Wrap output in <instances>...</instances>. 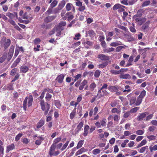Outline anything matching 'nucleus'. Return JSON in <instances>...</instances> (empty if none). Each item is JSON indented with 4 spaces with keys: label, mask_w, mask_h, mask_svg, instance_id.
<instances>
[{
    "label": "nucleus",
    "mask_w": 157,
    "mask_h": 157,
    "mask_svg": "<svg viewBox=\"0 0 157 157\" xmlns=\"http://www.w3.org/2000/svg\"><path fill=\"white\" fill-rule=\"evenodd\" d=\"M28 99V107H30L32 105L33 102V98L32 96L30 95L28 98L27 97H26L23 101V108L24 110L25 111L26 110Z\"/></svg>",
    "instance_id": "obj_1"
},
{
    "label": "nucleus",
    "mask_w": 157,
    "mask_h": 157,
    "mask_svg": "<svg viewBox=\"0 0 157 157\" xmlns=\"http://www.w3.org/2000/svg\"><path fill=\"white\" fill-rule=\"evenodd\" d=\"M40 104L41 109L44 111V114L47 115L50 109V105L47 102H45L44 100L40 101Z\"/></svg>",
    "instance_id": "obj_2"
},
{
    "label": "nucleus",
    "mask_w": 157,
    "mask_h": 157,
    "mask_svg": "<svg viewBox=\"0 0 157 157\" xmlns=\"http://www.w3.org/2000/svg\"><path fill=\"white\" fill-rule=\"evenodd\" d=\"M148 112H146L140 113V115L137 117V119L139 121H141L148 114Z\"/></svg>",
    "instance_id": "obj_3"
},
{
    "label": "nucleus",
    "mask_w": 157,
    "mask_h": 157,
    "mask_svg": "<svg viewBox=\"0 0 157 157\" xmlns=\"http://www.w3.org/2000/svg\"><path fill=\"white\" fill-rule=\"evenodd\" d=\"M125 6L120 4H115L113 7V10H115L117 9H121V10H120L121 11H124V8Z\"/></svg>",
    "instance_id": "obj_4"
},
{
    "label": "nucleus",
    "mask_w": 157,
    "mask_h": 157,
    "mask_svg": "<svg viewBox=\"0 0 157 157\" xmlns=\"http://www.w3.org/2000/svg\"><path fill=\"white\" fill-rule=\"evenodd\" d=\"M66 22L65 21H61L56 27L58 29H60L61 30H63L64 29V27L66 26Z\"/></svg>",
    "instance_id": "obj_5"
},
{
    "label": "nucleus",
    "mask_w": 157,
    "mask_h": 157,
    "mask_svg": "<svg viewBox=\"0 0 157 157\" xmlns=\"http://www.w3.org/2000/svg\"><path fill=\"white\" fill-rule=\"evenodd\" d=\"M61 31L60 29H58L57 28L55 27L54 29V30L50 32V34L52 35L54 34L55 32H56V36H60L61 35Z\"/></svg>",
    "instance_id": "obj_6"
},
{
    "label": "nucleus",
    "mask_w": 157,
    "mask_h": 157,
    "mask_svg": "<svg viewBox=\"0 0 157 157\" xmlns=\"http://www.w3.org/2000/svg\"><path fill=\"white\" fill-rule=\"evenodd\" d=\"M98 58L102 60H108L109 59V56L104 54H99L98 56Z\"/></svg>",
    "instance_id": "obj_7"
},
{
    "label": "nucleus",
    "mask_w": 157,
    "mask_h": 157,
    "mask_svg": "<svg viewBox=\"0 0 157 157\" xmlns=\"http://www.w3.org/2000/svg\"><path fill=\"white\" fill-rule=\"evenodd\" d=\"M65 77V75L63 74H61L58 75L56 78V80H57L59 83H62Z\"/></svg>",
    "instance_id": "obj_8"
},
{
    "label": "nucleus",
    "mask_w": 157,
    "mask_h": 157,
    "mask_svg": "<svg viewBox=\"0 0 157 157\" xmlns=\"http://www.w3.org/2000/svg\"><path fill=\"white\" fill-rule=\"evenodd\" d=\"M135 21L138 22V24L140 25H141L144 22L146 21V19L145 18H140L136 17L134 18Z\"/></svg>",
    "instance_id": "obj_9"
},
{
    "label": "nucleus",
    "mask_w": 157,
    "mask_h": 157,
    "mask_svg": "<svg viewBox=\"0 0 157 157\" xmlns=\"http://www.w3.org/2000/svg\"><path fill=\"white\" fill-rule=\"evenodd\" d=\"M83 125V122H80L78 125L77 126V128L75 129V131L76 133H78L81 130L82 128Z\"/></svg>",
    "instance_id": "obj_10"
},
{
    "label": "nucleus",
    "mask_w": 157,
    "mask_h": 157,
    "mask_svg": "<svg viewBox=\"0 0 157 157\" xmlns=\"http://www.w3.org/2000/svg\"><path fill=\"white\" fill-rule=\"evenodd\" d=\"M56 16H49L46 17L44 19V21L46 22H49L54 19L56 17Z\"/></svg>",
    "instance_id": "obj_11"
},
{
    "label": "nucleus",
    "mask_w": 157,
    "mask_h": 157,
    "mask_svg": "<svg viewBox=\"0 0 157 157\" xmlns=\"http://www.w3.org/2000/svg\"><path fill=\"white\" fill-rule=\"evenodd\" d=\"M119 77L121 78L128 79H130L131 78L130 75L128 74H121L119 76Z\"/></svg>",
    "instance_id": "obj_12"
},
{
    "label": "nucleus",
    "mask_w": 157,
    "mask_h": 157,
    "mask_svg": "<svg viewBox=\"0 0 157 157\" xmlns=\"http://www.w3.org/2000/svg\"><path fill=\"white\" fill-rule=\"evenodd\" d=\"M29 69V68L27 66H22L20 67V71L21 72L25 73L28 71Z\"/></svg>",
    "instance_id": "obj_13"
},
{
    "label": "nucleus",
    "mask_w": 157,
    "mask_h": 157,
    "mask_svg": "<svg viewBox=\"0 0 157 157\" xmlns=\"http://www.w3.org/2000/svg\"><path fill=\"white\" fill-rule=\"evenodd\" d=\"M87 81L86 80H84L80 84L79 87V89L80 90H82L83 89L84 87L87 84Z\"/></svg>",
    "instance_id": "obj_14"
},
{
    "label": "nucleus",
    "mask_w": 157,
    "mask_h": 157,
    "mask_svg": "<svg viewBox=\"0 0 157 157\" xmlns=\"http://www.w3.org/2000/svg\"><path fill=\"white\" fill-rule=\"evenodd\" d=\"M3 142L0 140V157H2L4 154V147L2 146Z\"/></svg>",
    "instance_id": "obj_15"
},
{
    "label": "nucleus",
    "mask_w": 157,
    "mask_h": 157,
    "mask_svg": "<svg viewBox=\"0 0 157 157\" xmlns=\"http://www.w3.org/2000/svg\"><path fill=\"white\" fill-rule=\"evenodd\" d=\"M89 128V126L88 125H85L84 129V133L83 134L84 136H87Z\"/></svg>",
    "instance_id": "obj_16"
},
{
    "label": "nucleus",
    "mask_w": 157,
    "mask_h": 157,
    "mask_svg": "<svg viewBox=\"0 0 157 157\" xmlns=\"http://www.w3.org/2000/svg\"><path fill=\"white\" fill-rule=\"evenodd\" d=\"M38 139L35 141V144L37 145H40L43 140H44V139L43 137L41 136H39L37 137Z\"/></svg>",
    "instance_id": "obj_17"
},
{
    "label": "nucleus",
    "mask_w": 157,
    "mask_h": 157,
    "mask_svg": "<svg viewBox=\"0 0 157 157\" xmlns=\"http://www.w3.org/2000/svg\"><path fill=\"white\" fill-rule=\"evenodd\" d=\"M107 86L108 85L106 84H104L100 89L98 90V95H100V97L103 95L101 94V90L104 89H106Z\"/></svg>",
    "instance_id": "obj_18"
},
{
    "label": "nucleus",
    "mask_w": 157,
    "mask_h": 157,
    "mask_svg": "<svg viewBox=\"0 0 157 157\" xmlns=\"http://www.w3.org/2000/svg\"><path fill=\"white\" fill-rule=\"evenodd\" d=\"M122 43L119 41H117L116 42H112L110 44V46L112 47H116L118 45H122Z\"/></svg>",
    "instance_id": "obj_19"
},
{
    "label": "nucleus",
    "mask_w": 157,
    "mask_h": 157,
    "mask_svg": "<svg viewBox=\"0 0 157 157\" xmlns=\"http://www.w3.org/2000/svg\"><path fill=\"white\" fill-rule=\"evenodd\" d=\"M87 150L85 149L84 147H82L78 150L76 153V155H77L82 154L84 152H86L87 151Z\"/></svg>",
    "instance_id": "obj_20"
},
{
    "label": "nucleus",
    "mask_w": 157,
    "mask_h": 157,
    "mask_svg": "<svg viewBox=\"0 0 157 157\" xmlns=\"http://www.w3.org/2000/svg\"><path fill=\"white\" fill-rule=\"evenodd\" d=\"M56 149V145L54 144H52L51 145L49 151V154L50 156H52V152L55 150Z\"/></svg>",
    "instance_id": "obj_21"
},
{
    "label": "nucleus",
    "mask_w": 157,
    "mask_h": 157,
    "mask_svg": "<svg viewBox=\"0 0 157 157\" xmlns=\"http://www.w3.org/2000/svg\"><path fill=\"white\" fill-rule=\"evenodd\" d=\"M108 89L112 92H115L117 91V86H110L108 87Z\"/></svg>",
    "instance_id": "obj_22"
},
{
    "label": "nucleus",
    "mask_w": 157,
    "mask_h": 157,
    "mask_svg": "<svg viewBox=\"0 0 157 157\" xmlns=\"http://www.w3.org/2000/svg\"><path fill=\"white\" fill-rule=\"evenodd\" d=\"M72 7L73 8V11H74L75 10V8L71 3H68L67 4L66 6V8L67 11H69L71 9Z\"/></svg>",
    "instance_id": "obj_23"
},
{
    "label": "nucleus",
    "mask_w": 157,
    "mask_h": 157,
    "mask_svg": "<svg viewBox=\"0 0 157 157\" xmlns=\"http://www.w3.org/2000/svg\"><path fill=\"white\" fill-rule=\"evenodd\" d=\"M44 124V121L43 120L41 119L39 121L37 124V128H38L41 127Z\"/></svg>",
    "instance_id": "obj_24"
},
{
    "label": "nucleus",
    "mask_w": 157,
    "mask_h": 157,
    "mask_svg": "<svg viewBox=\"0 0 157 157\" xmlns=\"http://www.w3.org/2000/svg\"><path fill=\"white\" fill-rule=\"evenodd\" d=\"M96 87V84L94 83V82H93L91 83L90 85L89 90L91 91H93Z\"/></svg>",
    "instance_id": "obj_25"
},
{
    "label": "nucleus",
    "mask_w": 157,
    "mask_h": 157,
    "mask_svg": "<svg viewBox=\"0 0 157 157\" xmlns=\"http://www.w3.org/2000/svg\"><path fill=\"white\" fill-rule=\"evenodd\" d=\"M65 4V2L64 1H61L59 4L58 6V8L59 10H61L62 9L63 7L64 6Z\"/></svg>",
    "instance_id": "obj_26"
},
{
    "label": "nucleus",
    "mask_w": 157,
    "mask_h": 157,
    "mask_svg": "<svg viewBox=\"0 0 157 157\" xmlns=\"http://www.w3.org/2000/svg\"><path fill=\"white\" fill-rule=\"evenodd\" d=\"M149 24V22H147L145 24H144L142 27V29L144 31L148 30V29Z\"/></svg>",
    "instance_id": "obj_27"
},
{
    "label": "nucleus",
    "mask_w": 157,
    "mask_h": 157,
    "mask_svg": "<svg viewBox=\"0 0 157 157\" xmlns=\"http://www.w3.org/2000/svg\"><path fill=\"white\" fill-rule=\"evenodd\" d=\"M14 147L15 146L13 144H11L9 145L7 147L6 152L7 153L9 152L10 151L14 149Z\"/></svg>",
    "instance_id": "obj_28"
},
{
    "label": "nucleus",
    "mask_w": 157,
    "mask_h": 157,
    "mask_svg": "<svg viewBox=\"0 0 157 157\" xmlns=\"http://www.w3.org/2000/svg\"><path fill=\"white\" fill-rule=\"evenodd\" d=\"M66 16H67V20L69 21L72 20L74 17L72 13L70 12L66 13Z\"/></svg>",
    "instance_id": "obj_29"
},
{
    "label": "nucleus",
    "mask_w": 157,
    "mask_h": 157,
    "mask_svg": "<svg viewBox=\"0 0 157 157\" xmlns=\"http://www.w3.org/2000/svg\"><path fill=\"white\" fill-rule=\"evenodd\" d=\"M102 94H103L100 97L99 95H98V94L97 96L99 98H100L102 97L104 95H107L108 94V93L105 90H101V93Z\"/></svg>",
    "instance_id": "obj_30"
},
{
    "label": "nucleus",
    "mask_w": 157,
    "mask_h": 157,
    "mask_svg": "<svg viewBox=\"0 0 157 157\" xmlns=\"http://www.w3.org/2000/svg\"><path fill=\"white\" fill-rule=\"evenodd\" d=\"M142 98H141L138 97H137V100L136 101V102H135V105L136 106H138L140 105V104L141 103L142 100Z\"/></svg>",
    "instance_id": "obj_31"
},
{
    "label": "nucleus",
    "mask_w": 157,
    "mask_h": 157,
    "mask_svg": "<svg viewBox=\"0 0 157 157\" xmlns=\"http://www.w3.org/2000/svg\"><path fill=\"white\" fill-rule=\"evenodd\" d=\"M125 90H123V92H127V93L130 92L131 90L130 89V87L129 85H126L125 86Z\"/></svg>",
    "instance_id": "obj_32"
},
{
    "label": "nucleus",
    "mask_w": 157,
    "mask_h": 157,
    "mask_svg": "<svg viewBox=\"0 0 157 157\" xmlns=\"http://www.w3.org/2000/svg\"><path fill=\"white\" fill-rule=\"evenodd\" d=\"M136 97H132L130 99V105H132L136 102Z\"/></svg>",
    "instance_id": "obj_33"
},
{
    "label": "nucleus",
    "mask_w": 157,
    "mask_h": 157,
    "mask_svg": "<svg viewBox=\"0 0 157 157\" xmlns=\"http://www.w3.org/2000/svg\"><path fill=\"white\" fill-rule=\"evenodd\" d=\"M150 151L152 152L153 151H155L157 150V145H155L154 146L151 145L149 147Z\"/></svg>",
    "instance_id": "obj_34"
},
{
    "label": "nucleus",
    "mask_w": 157,
    "mask_h": 157,
    "mask_svg": "<svg viewBox=\"0 0 157 157\" xmlns=\"http://www.w3.org/2000/svg\"><path fill=\"white\" fill-rule=\"evenodd\" d=\"M58 3V1L56 0H54L50 4V7L53 8L55 7Z\"/></svg>",
    "instance_id": "obj_35"
},
{
    "label": "nucleus",
    "mask_w": 157,
    "mask_h": 157,
    "mask_svg": "<svg viewBox=\"0 0 157 157\" xmlns=\"http://www.w3.org/2000/svg\"><path fill=\"white\" fill-rule=\"evenodd\" d=\"M11 43V41L10 39H8L5 42L4 44V47L5 48H7L10 45Z\"/></svg>",
    "instance_id": "obj_36"
},
{
    "label": "nucleus",
    "mask_w": 157,
    "mask_h": 157,
    "mask_svg": "<svg viewBox=\"0 0 157 157\" xmlns=\"http://www.w3.org/2000/svg\"><path fill=\"white\" fill-rule=\"evenodd\" d=\"M114 50V48H110L104 49V52L109 53L110 52H113Z\"/></svg>",
    "instance_id": "obj_37"
},
{
    "label": "nucleus",
    "mask_w": 157,
    "mask_h": 157,
    "mask_svg": "<svg viewBox=\"0 0 157 157\" xmlns=\"http://www.w3.org/2000/svg\"><path fill=\"white\" fill-rule=\"evenodd\" d=\"M121 112L120 109L118 110L116 108H113L111 110V112L114 113H116L117 114H120Z\"/></svg>",
    "instance_id": "obj_38"
},
{
    "label": "nucleus",
    "mask_w": 157,
    "mask_h": 157,
    "mask_svg": "<svg viewBox=\"0 0 157 157\" xmlns=\"http://www.w3.org/2000/svg\"><path fill=\"white\" fill-rule=\"evenodd\" d=\"M121 70H120L119 71H116L114 70H111L110 72L113 74L114 75H117L119 74L120 73V72H121Z\"/></svg>",
    "instance_id": "obj_39"
},
{
    "label": "nucleus",
    "mask_w": 157,
    "mask_h": 157,
    "mask_svg": "<svg viewBox=\"0 0 157 157\" xmlns=\"http://www.w3.org/2000/svg\"><path fill=\"white\" fill-rule=\"evenodd\" d=\"M84 140H80L79 141V142L78 143L77 146V148L78 149L79 148H80L84 143Z\"/></svg>",
    "instance_id": "obj_40"
},
{
    "label": "nucleus",
    "mask_w": 157,
    "mask_h": 157,
    "mask_svg": "<svg viewBox=\"0 0 157 157\" xmlns=\"http://www.w3.org/2000/svg\"><path fill=\"white\" fill-rule=\"evenodd\" d=\"M106 119L105 118H103L102 120L101 121L100 123L101 125L103 127L105 126L106 125V123L105 121Z\"/></svg>",
    "instance_id": "obj_41"
},
{
    "label": "nucleus",
    "mask_w": 157,
    "mask_h": 157,
    "mask_svg": "<svg viewBox=\"0 0 157 157\" xmlns=\"http://www.w3.org/2000/svg\"><path fill=\"white\" fill-rule=\"evenodd\" d=\"M7 55L6 54H4L0 58V62L2 63L6 59Z\"/></svg>",
    "instance_id": "obj_42"
},
{
    "label": "nucleus",
    "mask_w": 157,
    "mask_h": 157,
    "mask_svg": "<svg viewBox=\"0 0 157 157\" xmlns=\"http://www.w3.org/2000/svg\"><path fill=\"white\" fill-rule=\"evenodd\" d=\"M150 3L151 2L149 0L145 1L144 2L142 5V6L143 7L147 6L149 5Z\"/></svg>",
    "instance_id": "obj_43"
},
{
    "label": "nucleus",
    "mask_w": 157,
    "mask_h": 157,
    "mask_svg": "<svg viewBox=\"0 0 157 157\" xmlns=\"http://www.w3.org/2000/svg\"><path fill=\"white\" fill-rule=\"evenodd\" d=\"M101 71L99 70H96L94 74V77L97 78L99 77L101 74Z\"/></svg>",
    "instance_id": "obj_44"
},
{
    "label": "nucleus",
    "mask_w": 157,
    "mask_h": 157,
    "mask_svg": "<svg viewBox=\"0 0 157 157\" xmlns=\"http://www.w3.org/2000/svg\"><path fill=\"white\" fill-rule=\"evenodd\" d=\"M139 109V107H135L131 109L129 111L131 113H134L138 110Z\"/></svg>",
    "instance_id": "obj_45"
},
{
    "label": "nucleus",
    "mask_w": 157,
    "mask_h": 157,
    "mask_svg": "<svg viewBox=\"0 0 157 157\" xmlns=\"http://www.w3.org/2000/svg\"><path fill=\"white\" fill-rule=\"evenodd\" d=\"M146 94V92L145 90H143L141 91V92L140 94L138 96L142 98H143L145 96Z\"/></svg>",
    "instance_id": "obj_46"
},
{
    "label": "nucleus",
    "mask_w": 157,
    "mask_h": 157,
    "mask_svg": "<svg viewBox=\"0 0 157 157\" xmlns=\"http://www.w3.org/2000/svg\"><path fill=\"white\" fill-rule=\"evenodd\" d=\"M114 121L115 122H118L120 120V116L117 115H114L113 117Z\"/></svg>",
    "instance_id": "obj_47"
},
{
    "label": "nucleus",
    "mask_w": 157,
    "mask_h": 157,
    "mask_svg": "<svg viewBox=\"0 0 157 157\" xmlns=\"http://www.w3.org/2000/svg\"><path fill=\"white\" fill-rule=\"evenodd\" d=\"M52 97V95L48 93H47L46 94V97H45V99L47 101H48L50 100Z\"/></svg>",
    "instance_id": "obj_48"
},
{
    "label": "nucleus",
    "mask_w": 157,
    "mask_h": 157,
    "mask_svg": "<svg viewBox=\"0 0 157 157\" xmlns=\"http://www.w3.org/2000/svg\"><path fill=\"white\" fill-rule=\"evenodd\" d=\"M148 149V146H146L142 147L140 150L139 152L140 153H143L146 149Z\"/></svg>",
    "instance_id": "obj_49"
},
{
    "label": "nucleus",
    "mask_w": 157,
    "mask_h": 157,
    "mask_svg": "<svg viewBox=\"0 0 157 157\" xmlns=\"http://www.w3.org/2000/svg\"><path fill=\"white\" fill-rule=\"evenodd\" d=\"M69 143V141H67L64 144L63 146L61 148V150L62 151H63L64 149H65L67 146H68Z\"/></svg>",
    "instance_id": "obj_50"
},
{
    "label": "nucleus",
    "mask_w": 157,
    "mask_h": 157,
    "mask_svg": "<svg viewBox=\"0 0 157 157\" xmlns=\"http://www.w3.org/2000/svg\"><path fill=\"white\" fill-rule=\"evenodd\" d=\"M18 70V69L17 68H15L13 69L11 71L10 75H15L16 72Z\"/></svg>",
    "instance_id": "obj_51"
},
{
    "label": "nucleus",
    "mask_w": 157,
    "mask_h": 157,
    "mask_svg": "<svg viewBox=\"0 0 157 157\" xmlns=\"http://www.w3.org/2000/svg\"><path fill=\"white\" fill-rule=\"evenodd\" d=\"M76 110L75 109H73L72 112L70 113V117L71 119H73L75 114Z\"/></svg>",
    "instance_id": "obj_52"
},
{
    "label": "nucleus",
    "mask_w": 157,
    "mask_h": 157,
    "mask_svg": "<svg viewBox=\"0 0 157 157\" xmlns=\"http://www.w3.org/2000/svg\"><path fill=\"white\" fill-rule=\"evenodd\" d=\"M61 140V137H58L56 138L53 141V144L56 145L57 143L59 142Z\"/></svg>",
    "instance_id": "obj_53"
},
{
    "label": "nucleus",
    "mask_w": 157,
    "mask_h": 157,
    "mask_svg": "<svg viewBox=\"0 0 157 157\" xmlns=\"http://www.w3.org/2000/svg\"><path fill=\"white\" fill-rule=\"evenodd\" d=\"M100 152V150L98 149H94L93 151V154L94 155H96L99 153Z\"/></svg>",
    "instance_id": "obj_54"
},
{
    "label": "nucleus",
    "mask_w": 157,
    "mask_h": 157,
    "mask_svg": "<svg viewBox=\"0 0 157 157\" xmlns=\"http://www.w3.org/2000/svg\"><path fill=\"white\" fill-rule=\"evenodd\" d=\"M147 138L149 140V141L151 140H154L156 139V137L154 135H151L147 136Z\"/></svg>",
    "instance_id": "obj_55"
},
{
    "label": "nucleus",
    "mask_w": 157,
    "mask_h": 157,
    "mask_svg": "<svg viewBox=\"0 0 157 157\" xmlns=\"http://www.w3.org/2000/svg\"><path fill=\"white\" fill-rule=\"evenodd\" d=\"M44 92L45 93L47 91L48 93H52L53 92V91L52 89L49 88H45L43 90Z\"/></svg>",
    "instance_id": "obj_56"
},
{
    "label": "nucleus",
    "mask_w": 157,
    "mask_h": 157,
    "mask_svg": "<svg viewBox=\"0 0 157 157\" xmlns=\"http://www.w3.org/2000/svg\"><path fill=\"white\" fill-rule=\"evenodd\" d=\"M55 105L57 108H59L61 106V104L59 101L57 100L55 102Z\"/></svg>",
    "instance_id": "obj_57"
},
{
    "label": "nucleus",
    "mask_w": 157,
    "mask_h": 157,
    "mask_svg": "<svg viewBox=\"0 0 157 157\" xmlns=\"http://www.w3.org/2000/svg\"><path fill=\"white\" fill-rule=\"evenodd\" d=\"M22 136V133H19L16 136L15 138V140L17 141H18L20 140L21 137Z\"/></svg>",
    "instance_id": "obj_58"
},
{
    "label": "nucleus",
    "mask_w": 157,
    "mask_h": 157,
    "mask_svg": "<svg viewBox=\"0 0 157 157\" xmlns=\"http://www.w3.org/2000/svg\"><path fill=\"white\" fill-rule=\"evenodd\" d=\"M14 47L12 45L9 49V52H8L9 53L12 54L13 55V53L14 52Z\"/></svg>",
    "instance_id": "obj_59"
},
{
    "label": "nucleus",
    "mask_w": 157,
    "mask_h": 157,
    "mask_svg": "<svg viewBox=\"0 0 157 157\" xmlns=\"http://www.w3.org/2000/svg\"><path fill=\"white\" fill-rule=\"evenodd\" d=\"M144 130H139L136 131V134L138 135H143L144 133Z\"/></svg>",
    "instance_id": "obj_60"
},
{
    "label": "nucleus",
    "mask_w": 157,
    "mask_h": 157,
    "mask_svg": "<svg viewBox=\"0 0 157 157\" xmlns=\"http://www.w3.org/2000/svg\"><path fill=\"white\" fill-rule=\"evenodd\" d=\"M129 142L128 140H125L121 144V147H125L126 144Z\"/></svg>",
    "instance_id": "obj_61"
},
{
    "label": "nucleus",
    "mask_w": 157,
    "mask_h": 157,
    "mask_svg": "<svg viewBox=\"0 0 157 157\" xmlns=\"http://www.w3.org/2000/svg\"><path fill=\"white\" fill-rule=\"evenodd\" d=\"M117 100H114L111 102L110 105L112 107H114L117 105Z\"/></svg>",
    "instance_id": "obj_62"
},
{
    "label": "nucleus",
    "mask_w": 157,
    "mask_h": 157,
    "mask_svg": "<svg viewBox=\"0 0 157 157\" xmlns=\"http://www.w3.org/2000/svg\"><path fill=\"white\" fill-rule=\"evenodd\" d=\"M81 36V35L80 33H78L76 34L75 35V37L74 38V39L75 40H78L80 39V37Z\"/></svg>",
    "instance_id": "obj_63"
},
{
    "label": "nucleus",
    "mask_w": 157,
    "mask_h": 157,
    "mask_svg": "<svg viewBox=\"0 0 157 157\" xmlns=\"http://www.w3.org/2000/svg\"><path fill=\"white\" fill-rule=\"evenodd\" d=\"M88 34L91 37L94 36L95 35V33L94 31L92 30H90L88 31Z\"/></svg>",
    "instance_id": "obj_64"
}]
</instances>
